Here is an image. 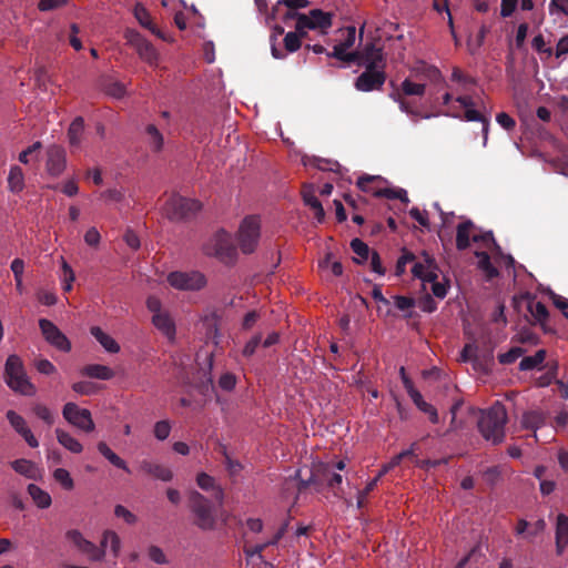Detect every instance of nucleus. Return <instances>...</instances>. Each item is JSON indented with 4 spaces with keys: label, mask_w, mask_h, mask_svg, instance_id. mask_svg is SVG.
<instances>
[{
    "label": "nucleus",
    "mask_w": 568,
    "mask_h": 568,
    "mask_svg": "<svg viewBox=\"0 0 568 568\" xmlns=\"http://www.w3.org/2000/svg\"><path fill=\"white\" fill-rule=\"evenodd\" d=\"M506 423V408L500 402H496L488 409L481 410L477 426L479 433L487 442L498 445L505 439Z\"/></svg>",
    "instance_id": "f257e3e1"
},
{
    "label": "nucleus",
    "mask_w": 568,
    "mask_h": 568,
    "mask_svg": "<svg viewBox=\"0 0 568 568\" xmlns=\"http://www.w3.org/2000/svg\"><path fill=\"white\" fill-rule=\"evenodd\" d=\"M201 209L199 201L172 194L163 206V214L172 222H186L195 217Z\"/></svg>",
    "instance_id": "f03ea898"
},
{
    "label": "nucleus",
    "mask_w": 568,
    "mask_h": 568,
    "mask_svg": "<svg viewBox=\"0 0 568 568\" xmlns=\"http://www.w3.org/2000/svg\"><path fill=\"white\" fill-rule=\"evenodd\" d=\"M4 373L7 384L12 390L26 396L34 395L36 387L27 378L22 361L19 356L10 355L7 358Z\"/></svg>",
    "instance_id": "7ed1b4c3"
},
{
    "label": "nucleus",
    "mask_w": 568,
    "mask_h": 568,
    "mask_svg": "<svg viewBox=\"0 0 568 568\" xmlns=\"http://www.w3.org/2000/svg\"><path fill=\"white\" fill-rule=\"evenodd\" d=\"M190 510L194 516V525L201 530L215 529L216 516L212 503L199 491H192L189 497Z\"/></svg>",
    "instance_id": "20e7f679"
},
{
    "label": "nucleus",
    "mask_w": 568,
    "mask_h": 568,
    "mask_svg": "<svg viewBox=\"0 0 568 568\" xmlns=\"http://www.w3.org/2000/svg\"><path fill=\"white\" fill-rule=\"evenodd\" d=\"M261 235V223L257 216H247L240 225L237 242L244 254L255 251Z\"/></svg>",
    "instance_id": "39448f33"
},
{
    "label": "nucleus",
    "mask_w": 568,
    "mask_h": 568,
    "mask_svg": "<svg viewBox=\"0 0 568 568\" xmlns=\"http://www.w3.org/2000/svg\"><path fill=\"white\" fill-rule=\"evenodd\" d=\"M168 283L179 291H200L206 285V277L199 271H174L168 274Z\"/></svg>",
    "instance_id": "423d86ee"
},
{
    "label": "nucleus",
    "mask_w": 568,
    "mask_h": 568,
    "mask_svg": "<svg viewBox=\"0 0 568 568\" xmlns=\"http://www.w3.org/2000/svg\"><path fill=\"white\" fill-rule=\"evenodd\" d=\"M203 251L206 255L215 256L220 260L231 258L235 254L231 235L224 230L217 231L203 246Z\"/></svg>",
    "instance_id": "0eeeda50"
},
{
    "label": "nucleus",
    "mask_w": 568,
    "mask_h": 568,
    "mask_svg": "<svg viewBox=\"0 0 568 568\" xmlns=\"http://www.w3.org/2000/svg\"><path fill=\"white\" fill-rule=\"evenodd\" d=\"M124 39L133 47L139 57L150 65H156L159 53L151 42L134 29L124 31Z\"/></svg>",
    "instance_id": "6e6552de"
},
{
    "label": "nucleus",
    "mask_w": 568,
    "mask_h": 568,
    "mask_svg": "<svg viewBox=\"0 0 568 568\" xmlns=\"http://www.w3.org/2000/svg\"><path fill=\"white\" fill-rule=\"evenodd\" d=\"M65 539L91 562L100 561L104 558L105 551L99 548L90 540L85 539L78 529H70L65 532Z\"/></svg>",
    "instance_id": "1a4fd4ad"
},
{
    "label": "nucleus",
    "mask_w": 568,
    "mask_h": 568,
    "mask_svg": "<svg viewBox=\"0 0 568 568\" xmlns=\"http://www.w3.org/2000/svg\"><path fill=\"white\" fill-rule=\"evenodd\" d=\"M62 415L68 423L87 433H91L95 428L90 410L80 408L74 403H67L63 406Z\"/></svg>",
    "instance_id": "9d476101"
},
{
    "label": "nucleus",
    "mask_w": 568,
    "mask_h": 568,
    "mask_svg": "<svg viewBox=\"0 0 568 568\" xmlns=\"http://www.w3.org/2000/svg\"><path fill=\"white\" fill-rule=\"evenodd\" d=\"M355 61L365 69L386 70V57L383 48L374 42H367L361 51H357V59Z\"/></svg>",
    "instance_id": "9b49d317"
},
{
    "label": "nucleus",
    "mask_w": 568,
    "mask_h": 568,
    "mask_svg": "<svg viewBox=\"0 0 568 568\" xmlns=\"http://www.w3.org/2000/svg\"><path fill=\"white\" fill-rule=\"evenodd\" d=\"M39 327L44 339L61 352H70L71 343L55 324L47 318L39 320Z\"/></svg>",
    "instance_id": "f8f14e48"
},
{
    "label": "nucleus",
    "mask_w": 568,
    "mask_h": 568,
    "mask_svg": "<svg viewBox=\"0 0 568 568\" xmlns=\"http://www.w3.org/2000/svg\"><path fill=\"white\" fill-rule=\"evenodd\" d=\"M386 71L381 69H365L355 80V88L362 92L381 90L386 81Z\"/></svg>",
    "instance_id": "ddd939ff"
},
{
    "label": "nucleus",
    "mask_w": 568,
    "mask_h": 568,
    "mask_svg": "<svg viewBox=\"0 0 568 568\" xmlns=\"http://www.w3.org/2000/svg\"><path fill=\"white\" fill-rule=\"evenodd\" d=\"M356 38L355 27H347L345 39L336 44L333 52H328L329 58H336L345 62H354L357 59V51L348 53L347 50L354 45Z\"/></svg>",
    "instance_id": "4468645a"
},
{
    "label": "nucleus",
    "mask_w": 568,
    "mask_h": 568,
    "mask_svg": "<svg viewBox=\"0 0 568 568\" xmlns=\"http://www.w3.org/2000/svg\"><path fill=\"white\" fill-rule=\"evenodd\" d=\"M47 172L53 176H60L67 165L65 151L60 145H51L47 151Z\"/></svg>",
    "instance_id": "2eb2a0df"
},
{
    "label": "nucleus",
    "mask_w": 568,
    "mask_h": 568,
    "mask_svg": "<svg viewBox=\"0 0 568 568\" xmlns=\"http://www.w3.org/2000/svg\"><path fill=\"white\" fill-rule=\"evenodd\" d=\"M332 26V16L320 9H314L308 16L301 14L297 19V28L327 29Z\"/></svg>",
    "instance_id": "dca6fc26"
},
{
    "label": "nucleus",
    "mask_w": 568,
    "mask_h": 568,
    "mask_svg": "<svg viewBox=\"0 0 568 568\" xmlns=\"http://www.w3.org/2000/svg\"><path fill=\"white\" fill-rule=\"evenodd\" d=\"M527 298V311L535 320V324H539L545 333H551L552 329L548 326L549 312L546 305L539 301H536L530 294H526Z\"/></svg>",
    "instance_id": "f3484780"
},
{
    "label": "nucleus",
    "mask_w": 568,
    "mask_h": 568,
    "mask_svg": "<svg viewBox=\"0 0 568 568\" xmlns=\"http://www.w3.org/2000/svg\"><path fill=\"white\" fill-rule=\"evenodd\" d=\"M316 477L318 478V488L321 489L324 484H326L329 488L334 489L339 487L343 477L342 475L333 471V469L326 464H320L314 467Z\"/></svg>",
    "instance_id": "a211bd4d"
},
{
    "label": "nucleus",
    "mask_w": 568,
    "mask_h": 568,
    "mask_svg": "<svg viewBox=\"0 0 568 568\" xmlns=\"http://www.w3.org/2000/svg\"><path fill=\"white\" fill-rule=\"evenodd\" d=\"M302 197L305 203V205L310 206L311 210L314 212V217L317 220L318 223H322L325 219V211L322 206V203L315 195V190L313 185L305 184L302 189Z\"/></svg>",
    "instance_id": "6ab92c4d"
},
{
    "label": "nucleus",
    "mask_w": 568,
    "mask_h": 568,
    "mask_svg": "<svg viewBox=\"0 0 568 568\" xmlns=\"http://www.w3.org/2000/svg\"><path fill=\"white\" fill-rule=\"evenodd\" d=\"M140 469L144 474L150 475L153 478L160 479L162 481H170L173 478V473L171 471L170 468L148 459H144L140 463Z\"/></svg>",
    "instance_id": "aec40b11"
},
{
    "label": "nucleus",
    "mask_w": 568,
    "mask_h": 568,
    "mask_svg": "<svg viewBox=\"0 0 568 568\" xmlns=\"http://www.w3.org/2000/svg\"><path fill=\"white\" fill-rule=\"evenodd\" d=\"M546 423V414L542 410H528L523 414L521 417V426L525 429H530L534 432V437L536 438V430L542 427Z\"/></svg>",
    "instance_id": "412c9836"
},
{
    "label": "nucleus",
    "mask_w": 568,
    "mask_h": 568,
    "mask_svg": "<svg viewBox=\"0 0 568 568\" xmlns=\"http://www.w3.org/2000/svg\"><path fill=\"white\" fill-rule=\"evenodd\" d=\"M153 325L170 341L175 337V324L168 313L154 314L152 316Z\"/></svg>",
    "instance_id": "4be33fe9"
},
{
    "label": "nucleus",
    "mask_w": 568,
    "mask_h": 568,
    "mask_svg": "<svg viewBox=\"0 0 568 568\" xmlns=\"http://www.w3.org/2000/svg\"><path fill=\"white\" fill-rule=\"evenodd\" d=\"M11 467L14 469V471L29 479H38L40 476V469L37 467V465L33 462L24 458L13 460L11 463Z\"/></svg>",
    "instance_id": "5701e85b"
},
{
    "label": "nucleus",
    "mask_w": 568,
    "mask_h": 568,
    "mask_svg": "<svg viewBox=\"0 0 568 568\" xmlns=\"http://www.w3.org/2000/svg\"><path fill=\"white\" fill-rule=\"evenodd\" d=\"M475 227L474 223L468 220L457 225L456 247L464 251L470 245V232Z\"/></svg>",
    "instance_id": "b1692460"
},
{
    "label": "nucleus",
    "mask_w": 568,
    "mask_h": 568,
    "mask_svg": "<svg viewBox=\"0 0 568 568\" xmlns=\"http://www.w3.org/2000/svg\"><path fill=\"white\" fill-rule=\"evenodd\" d=\"M8 190L11 193H21L24 189V174L19 165H12L8 175Z\"/></svg>",
    "instance_id": "393cba45"
},
{
    "label": "nucleus",
    "mask_w": 568,
    "mask_h": 568,
    "mask_svg": "<svg viewBox=\"0 0 568 568\" xmlns=\"http://www.w3.org/2000/svg\"><path fill=\"white\" fill-rule=\"evenodd\" d=\"M90 332L106 352L115 354L120 351V345L116 341L104 333L99 326L91 327Z\"/></svg>",
    "instance_id": "a878e982"
},
{
    "label": "nucleus",
    "mask_w": 568,
    "mask_h": 568,
    "mask_svg": "<svg viewBox=\"0 0 568 568\" xmlns=\"http://www.w3.org/2000/svg\"><path fill=\"white\" fill-rule=\"evenodd\" d=\"M81 373L88 377L101 381H109L114 376V373L110 367L100 364L87 365L82 368Z\"/></svg>",
    "instance_id": "bb28decb"
},
{
    "label": "nucleus",
    "mask_w": 568,
    "mask_h": 568,
    "mask_svg": "<svg viewBox=\"0 0 568 568\" xmlns=\"http://www.w3.org/2000/svg\"><path fill=\"white\" fill-rule=\"evenodd\" d=\"M84 131V120L82 116H77L68 129V139L72 148H79L81 138Z\"/></svg>",
    "instance_id": "cd10ccee"
},
{
    "label": "nucleus",
    "mask_w": 568,
    "mask_h": 568,
    "mask_svg": "<svg viewBox=\"0 0 568 568\" xmlns=\"http://www.w3.org/2000/svg\"><path fill=\"white\" fill-rule=\"evenodd\" d=\"M55 435L59 444L62 445L65 449L74 454H80L82 452V444L73 436H71L69 433L64 432L63 429L57 428Z\"/></svg>",
    "instance_id": "c85d7f7f"
},
{
    "label": "nucleus",
    "mask_w": 568,
    "mask_h": 568,
    "mask_svg": "<svg viewBox=\"0 0 568 568\" xmlns=\"http://www.w3.org/2000/svg\"><path fill=\"white\" fill-rule=\"evenodd\" d=\"M410 398L420 412L428 415L430 423L437 424L439 422L437 409L432 404L425 402L419 392H414Z\"/></svg>",
    "instance_id": "c756f323"
},
{
    "label": "nucleus",
    "mask_w": 568,
    "mask_h": 568,
    "mask_svg": "<svg viewBox=\"0 0 568 568\" xmlns=\"http://www.w3.org/2000/svg\"><path fill=\"white\" fill-rule=\"evenodd\" d=\"M98 450L113 466H115V467H118L120 469H123L126 473H131V470L128 467L126 463L121 457H119L104 442H100L98 444Z\"/></svg>",
    "instance_id": "7c9ffc66"
},
{
    "label": "nucleus",
    "mask_w": 568,
    "mask_h": 568,
    "mask_svg": "<svg viewBox=\"0 0 568 568\" xmlns=\"http://www.w3.org/2000/svg\"><path fill=\"white\" fill-rule=\"evenodd\" d=\"M382 182H385V180L382 176L366 174L358 178L356 185L358 186V189H361V191L365 193H371L375 196V192H381L382 189L377 187L375 184Z\"/></svg>",
    "instance_id": "2f4dec72"
},
{
    "label": "nucleus",
    "mask_w": 568,
    "mask_h": 568,
    "mask_svg": "<svg viewBox=\"0 0 568 568\" xmlns=\"http://www.w3.org/2000/svg\"><path fill=\"white\" fill-rule=\"evenodd\" d=\"M28 493L39 508L44 509L50 507L52 503L51 496L45 490L41 489L39 486L30 484L28 486Z\"/></svg>",
    "instance_id": "473e14b6"
},
{
    "label": "nucleus",
    "mask_w": 568,
    "mask_h": 568,
    "mask_svg": "<svg viewBox=\"0 0 568 568\" xmlns=\"http://www.w3.org/2000/svg\"><path fill=\"white\" fill-rule=\"evenodd\" d=\"M475 255L479 258L478 267L485 273L486 280L490 281L499 275L498 270L491 264L488 253L475 252Z\"/></svg>",
    "instance_id": "72a5a7b5"
},
{
    "label": "nucleus",
    "mask_w": 568,
    "mask_h": 568,
    "mask_svg": "<svg viewBox=\"0 0 568 568\" xmlns=\"http://www.w3.org/2000/svg\"><path fill=\"white\" fill-rule=\"evenodd\" d=\"M351 248L356 254V257L353 260L357 264L366 262L373 252L369 246L359 239H353L351 241Z\"/></svg>",
    "instance_id": "f704fd0d"
},
{
    "label": "nucleus",
    "mask_w": 568,
    "mask_h": 568,
    "mask_svg": "<svg viewBox=\"0 0 568 568\" xmlns=\"http://www.w3.org/2000/svg\"><path fill=\"white\" fill-rule=\"evenodd\" d=\"M546 351L538 349L532 356H525L519 363L520 371H531L538 368L546 358Z\"/></svg>",
    "instance_id": "c9c22d12"
},
{
    "label": "nucleus",
    "mask_w": 568,
    "mask_h": 568,
    "mask_svg": "<svg viewBox=\"0 0 568 568\" xmlns=\"http://www.w3.org/2000/svg\"><path fill=\"white\" fill-rule=\"evenodd\" d=\"M464 120L468 122H481L483 123V132H484V141H487L489 120L481 114L479 111L475 110L474 106L466 109L464 113Z\"/></svg>",
    "instance_id": "e433bc0d"
},
{
    "label": "nucleus",
    "mask_w": 568,
    "mask_h": 568,
    "mask_svg": "<svg viewBox=\"0 0 568 568\" xmlns=\"http://www.w3.org/2000/svg\"><path fill=\"white\" fill-rule=\"evenodd\" d=\"M61 268H62V275H61L62 290L64 292H70L72 290V284L75 280L74 272L64 258H62Z\"/></svg>",
    "instance_id": "4c0bfd02"
},
{
    "label": "nucleus",
    "mask_w": 568,
    "mask_h": 568,
    "mask_svg": "<svg viewBox=\"0 0 568 568\" xmlns=\"http://www.w3.org/2000/svg\"><path fill=\"white\" fill-rule=\"evenodd\" d=\"M108 542H110V545H111L113 555L118 556L119 551H120V547H121V541H120V537L116 535V532H114L112 530H106L103 534V538L101 540V546L99 548H103L105 550Z\"/></svg>",
    "instance_id": "58836bf2"
},
{
    "label": "nucleus",
    "mask_w": 568,
    "mask_h": 568,
    "mask_svg": "<svg viewBox=\"0 0 568 568\" xmlns=\"http://www.w3.org/2000/svg\"><path fill=\"white\" fill-rule=\"evenodd\" d=\"M146 133L150 139L151 148L154 152H159L163 146V135L154 124L146 126Z\"/></svg>",
    "instance_id": "ea45409f"
},
{
    "label": "nucleus",
    "mask_w": 568,
    "mask_h": 568,
    "mask_svg": "<svg viewBox=\"0 0 568 568\" xmlns=\"http://www.w3.org/2000/svg\"><path fill=\"white\" fill-rule=\"evenodd\" d=\"M526 351L523 347L514 346L508 352L498 355V362L503 365L515 363Z\"/></svg>",
    "instance_id": "a19ab883"
},
{
    "label": "nucleus",
    "mask_w": 568,
    "mask_h": 568,
    "mask_svg": "<svg viewBox=\"0 0 568 568\" xmlns=\"http://www.w3.org/2000/svg\"><path fill=\"white\" fill-rule=\"evenodd\" d=\"M104 92L115 99H121L125 95L126 90L123 83L119 81H109L103 85Z\"/></svg>",
    "instance_id": "79ce46f5"
},
{
    "label": "nucleus",
    "mask_w": 568,
    "mask_h": 568,
    "mask_svg": "<svg viewBox=\"0 0 568 568\" xmlns=\"http://www.w3.org/2000/svg\"><path fill=\"white\" fill-rule=\"evenodd\" d=\"M7 419L19 435H22L29 428L24 418L14 410L7 412Z\"/></svg>",
    "instance_id": "37998d69"
},
{
    "label": "nucleus",
    "mask_w": 568,
    "mask_h": 568,
    "mask_svg": "<svg viewBox=\"0 0 568 568\" xmlns=\"http://www.w3.org/2000/svg\"><path fill=\"white\" fill-rule=\"evenodd\" d=\"M134 17L148 30L154 24L149 11L141 3H136L134 7Z\"/></svg>",
    "instance_id": "c03bdc74"
},
{
    "label": "nucleus",
    "mask_w": 568,
    "mask_h": 568,
    "mask_svg": "<svg viewBox=\"0 0 568 568\" xmlns=\"http://www.w3.org/2000/svg\"><path fill=\"white\" fill-rule=\"evenodd\" d=\"M53 477L67 490H71L74 487L70 473L64 468H57L53 471Z\"/></svg>",
    "instance_id": "a18cd8bd"
},
{
    "label": "nucleus",
    "mask_w": 568,
    "mask_h": 568,
    "mask_svg": "<svg viewBox=\"0 0 568 568\" xmlns=\"http://www.w3.org/2000/svg\"><path fill=\"white\" fill-rule=\"evenodd\" d=\"M300 475H301V470L297 469L295 471L294 478L298 479V485H297L298 493L304 491L311 485H314L316 487V490L320 491L318 478L316 477L315 468L312 470L308 479H302V478H300Z\"/></svg>",
    "instance_id": "49530a36"
},
{
    "label": "nucleus",
    "mask_w": 568,
    "mask_h": 568,
    "mask_svg": "<svg viewBox=\"0 0 568 568\" xmlns=\"http://www.w3.org/2000/svg\"><path fill=\"white\" fill-rule=\"evenodd\" d=\"M402 91L405 95H418L422 97L425 93V84L414 83L406 79L402 83Z\"/></svg>",
    "instance_id": "de8ad7c7"
},
{
    "label": "nucleus",
    "mask_w": 568,
    "mask_h": 568,
    "mask_svg": "<svg viewBox=\"0 0 568 568\" xmlns=\"http://www.w3.org/2000/svg\"><path fill=\"white\" fill-rule=\"evenodd\" d=\"M471 239L474 242H483L490 250L500 251V246L494 239V234L491 231H487L480 234H474Z\"/></svg>",
    "instance_id": "09e8293b"
},
{
    "label": "nucleus",
    "mask_w": 568,
    "mask_h": 568,
    "mask_svg": "<svg viewBox=\"0 0 568 568\" xmlns=\"http://www.w3.org/2000/svg\"><path fill=\"white\" fill-rule=\"evenodd\" d=\"M415 260V255L408 251H404L399 256L395 267V275L400 276L406 271V265Z\"/></svg>",
    "instance_id": "8fccbe9b"
},
{
    "label": "nucleus",
    "mask_w": 568,
    "mask_h": 568,
    "mask_svg": "<svg viewBox=\"0 0 568 568\" xmlns=\"http://www.w3.org/2000/svg\"><path fill=\"white\" fill-rule=\"evenodd\" d=\"M420 70L424 77L428 79L430 82L439 83L443 81V75L438 68L434 65L423 64Z\"/></svg>",
    "instance_id": "3c124183"
},
{
    "label": "nucleus",
    "mask_w": 568,
    "mask_h": 568,
    "mask_svg": "<svg viewBox=\"0 0 568 568\" xmlns=\"http://www.w3.org/2000/svg\"><path fill=\"white\" fill-rule=\"evenodd\" d=\"M72 389L80 395H92L97 393L98 386L92 382H77L72 385Z\"/></svg>",
    "instance_id": "603ef678"
},
{
    "label": "nucleus",
    "mask_w": 568,
    "mask_h": 568,
    "mask_svg": "<svg viewBox=\"0 0 568 568\" xmlns=\"http://www.w3.org/2000/svg\"><path fill=\"white\" fill-rule=\"evenodd\" d=\"M171 425L169 420H160L154 425V436L159 440H165L170 436Z\"/></svg>",
    "instance_id": "864d4df0"
},
{
    "label": "nucleus",
    "mask_w": 568,
    "mask_h": 568,
    "mask_svg": "<svg viewBox=\"0 0 568 568\" xmlns=\"http://www.w3.org/2000/svg\"><path fill=\"white\" fill-rule=\"evenodd\" d=\"M556 537L568 540V516L564 514L557 516Z\"/></svg>",
    "instance_id": "5fc2aeb1"
},
{
    "label": "nucleus",
    "mask_w": 568,
    "mask_h": 568,
    "mask_svg": "<svg viewBox=\"0 0 568 568\" xmlns=\"http://www.w3.org/2000/svg\"><path fill=\"white\" fill-rule=\"evenodd\" d=\"M284 47L288 52H295L301 48V39L300 36L295 32H288L284 37Z\"/></svg>",
    "instance_id": "6e6d98bb"
},
{
    "label": "nucleus",
    "mask_w": 568,
    "mask_h": 568,
    "mask_svg": "<svg viewBox=\"0 0 568 568\" xmlns=\"http://www.w3.org/2000/svg\"><path fill=\"white\" fill-rule=\"evenodd\" d=\"M33 413L48 425H52L54 423L53 415L51 414L50 409L44 405L37 404L33 407Z\"/></svg>",
    "instance_id": "4d7b16f0"
},
{
    "label": "nucleus",
    "mask_w": 568,
    "mask_h": 568,
    "mask_svg": "<svg viewBox=\"0 0 568 568\" xmlns=\"http://www.w3.org/2000/svg\"><path fill=\"white\" fill-rule=\"evenodd\" d=\"M114 515L119 518L124 519L125 523L133 525L136 523L138 518L136 516L131 513L129 509H126L122 505H116L114 508Z\"/></svg>",
    "instance_id": "13d9d810"
},
{
    "label": "nucleus",
    "mask_w": 568,
    "mask_h": 568,
    "mask_svg": "<svg viewBox=\"0 0 568 568\" xmlns=\"http://www.w3.org/2000/svg\"><path fill=\"white\" fill-rule=\"evenodd\" d=\"M262 341V335L257 334L254 335L244 346L243 348V356L251 357L256 352L257 347L260 346Z\"/></svg>",
    "instance_id": "bf43d9fd"
},
{
    "label": "nucleus",
    "mask_w": 568,
    "mask_h": 568,
    "mask_svg": "<svg viewBox=\"0 0 568 568\" xmlns=\"http://www.w3.org/2000/svg\"><path fill=\"white\" fill-rule=\"evenodd\" d=\"M368 260L371 270L373 272L377 273L378 275H384L386 273V268L382 265L378 252L373 251Z\"/></svg>",
    "instance_id": "052dcab7"
},
{
    "label": "nucleus",
    "mask_w": 568,
    "mask_h": 568,
    "mask_svg": "<svg viewBox=\"0 0 568 568\" xmlns=\"http://www.w3.org/2000/svg\"><path fill=\"white\" fill-rule=\"evenodd\" d=\"M550 298L554 303V305L559 308L564 316L568 320V298L561 296V295H558L554 292L550 293Z\"/></svg>",
    "instance_id": "680f3d73"
},
{
    "label": "nucleus",
    "mask_w": 568,
    "mask_h": 568,
    "mask_svg": "<svg viewBox=\"0 0 568 568\" xmlns=\"http://www.w3.org/2000/svg\"><path fill=\"white\" fill-rule=\"evenodd\" d=\"M196 483L199 487L203 490H210L213 489L215 486V480L212 476L207 475L206 473H200L196 477Z\"/></svg>",
    "instance_id": "e2e57ef3"
},
{
    "label": "nucleus",
    "mask_w": 568,
    "mask_h": 568,
    "mask_svg": "<svg viewBox=\"0 0 568 568\" xmlns=\"http://www.w3.org/2000/svg\"><path fill=\"white\" fill-rule=\"evenodd\" d=\"M518 4V0H501L500 3V17L508 18L515 12Z\"/></svg>",
    "instance_id": "0e129e2a"
},
{
    "label": "nucleus",
    "mask_w": 568,
    "mask_h": 568,
    "mask_svg": "<svg viewBox=\"0 0 568 568\" xmlns=\"http://www.w3.org/2000/svg\"><path fill=\"white\" fill-rule=\"evenodd\" d=\"M149 558L154 561L155 564L163 565L166 564V557L163 552V550L158 546H151L149 548Z\"/></svg>",
    "instance_id": "69168bd1"
},
{
    "label": "nucleus",
    "mask_w": 568,
    "mask_h": 568,
    "mask_svg": "<svg viewBox=\"0 0 568 568\" xmlns=\"http://www.w3.org/2000/svg\"><path fill=\"white\" fill-rule=\"evenodd\" d=\"M261 314L257 311H251L245 314L243 321H242V328L244 331L251 329L256 322L260 320Z\"/></svg>",
    "instance_id": "338daca9"
},
{
    "label": "nucleus",
    "mask_w": 568,
    "mask_h": 568,
    "mask_svg": "<svg viewBox=\"0 0 568 568\" xmlns=\"http://www.w3.org/2000/svg\"><path fill=\"white\" fill-rule=\"evenodd\" d=\"M549 10L551 13L556 11L568 17V0H551Z\"/></svg>",
    "instance_id": "774afa93"
}]
</instances>
